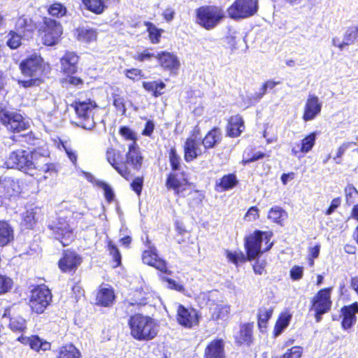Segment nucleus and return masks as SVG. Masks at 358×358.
I'll return each instance as SVG.
<instances>
[{"instance_id":"nucleus-1","label":"nucleus","mask_w":358,"mask_h":358,"mask_svg":"<svg viewBox=\"0 0 358 358\" xmlns=\"http://www.w3.org/2000/svg\"><path fill=\"white\" fill-rule=\"evenodd\" d=\"M82 214L77 212H66L60 215L57 221L49 226L56 239L63 246L69 245L75 238L74 229L77 220L81 218Z\"/></svg>"},{"instance_id":"nucleus-2","label":"nucleus","mask_w":358,"mask_h":358,"mask_svg":"<svg viewBox=\"0 0 358 358\" xmlns=\"http://www.w3.org/2000/svg\"><path fill=\"white\" fill-rule=\"evenodd\" d=\"M129 326L132 337L141 341L153 339L159 331V326L155 320L141 314L131 316Z\"/></svg>"},{"instance_id":"nucleus-3","label":"nucleus","mask_w":358,"mask_h":358,"mask_svg":"<svg viewBox=\"0 0 358 358\" xmlns=\"http://www.w3.org/2000/svg\"><path fill=\"white\" fill-rule=\"evenodd\" d=\"M33 171L29 175L38 182H43L56 176L57 169L55 164L51 162L48 150L38 148L34 150Z\"/></svg>"},{"instance_id":"nucleus-4","label":"nucleus","mask_w":358,"mask_h":358,"mask_svg":"<svg viewBox=\"0 0 358 358\" xmlns=\"http://www.w3.org/2000/svg\"><path fill=\"white\" fill-rule=\"evenodd\" d=\"M196 22L206 30H212L225 18L224 9L216 5H203L195 10Z\"/></svg>"},{"instance_id":"nucleus-5","label":"nucleus","mask_w":358,"mask_h":358,"mask_svg":"<svg viewBox=\"0 0 358 358\" xmlns=\"http://www.w3.org/2000/svg\"><path fill=\"white\" fill-rule=\"evenodd\" d=\"M21 73L25 77L43 78L51 71L49 63L45 62L41 55L33 53L21 61L19 64Z\"/></svg>"},{"instance_id":"nucleus-6","label":"nucleus","mask_w":358,"mask_h":358,"mask_svg":"<svg viewBox=\"0 0 358 358\" xmlns=\"http://www.w3.org/2000/svg\"><path fill=\"white\" fill-rule=\"evenodd\" d=\"M37 34L44 45L53 46L61 40L63 27L59 21L45 16L42 18V23L37 30Z\"/></svg>"},{"instance_id":"nucleus-7","label":"nucleus","mask_w":358,"mask_h":358,"mask_svg":"<svg viewBox=\"0 0 358 358\" xmlns=\"http://www.w3.org/2000/svg\"><path fill=\"white\" fill-rule=\"evenodd\" d=\"M271 233L256 231L245 241V248L249 260L255 259L260 253L268 250L273 245L270 242Z\"/></svg>"},{"instance_id":"nucleus-8","label":"nucleus","mask_w":358,"mask_h":358,"mask_svg":"<svg viewBox=\"0 0 358 358\" xmlns=\"http://www.w3.org/2000/svg\"><path fill=\"white\" fill-rule=\"evenodd\" d=\"M259 10L258 0H234L227 8L229 18L240 20L256 15Z\"/></svg>"},{"instance_id":"nucleus-9","label":"nucleus","mask_w":358,"mask_h":358,"mask_svg":"<svg viewBox=\"0 0 358 358\" xmlns=\"http://www.w3.org/2000/svg\"><path fill=\"white\" fill-rule=\"evenodd\" d=\"M8 168L21 170L29 174L33 171L34 151L28 152L24 150H17L12 152L6 163Z\"/></svg>"},{"instance_id":"nucleus-10","label":"nucleus","mask_w":358,"mask_h":358,"mask_svg":"<svg viewBox=\"0 0 358 358\" xmlns=\"http://www.w3.org/2000/svg\"><path fill=\"white\" fill-rule=\"evenodd\" d=\"M52 301L50 289L45 286H38L31 290L29 300V306L33 312L41 314Z\"/></svg>"},{"instance_id":"nucleus-11","label":"nucleus","mask_w":358,"mask_h":358,"mask_svg":"<svg viewBox=\"0 0 358 358\" xmlns=\"http://www.w3.org/2000/svg\"><path fill=\"white\" fill-rule=\"evenodd\" d=\"M332 288H325L320 290L313 298L311 310L315 311L317 322L322 320V315L329 312L331 307V293Z\"/></svg>"},{"instance_id":"nucleus-12","label":"nucleus","mask_w":358,"mask_h":358,"mask_svg":"<svg viewBox=\"0 0 358 358\" xmlns=\"http://www.w3.org/2000/svg\"><path fill=\"white\" fill-rule=\"evenodd\" d=\"M0 120L8 129L20 132L29 127V121L20 113H0Z\"/></svg>"},{"instance_id":"nucleus-13","label":"nucleus","mask_w":358,"mask_h":358,"mask_svg":"<svg viewBox=\"0 0 358 358\" xmlns=\"http://www.w3.org/2000/svg\"><path fill=\"white\" fill-rule=\"evenodd\" d=\"M176 319L179 324L188 329L199 324L197 310L193 308H186L182 305L178 306Z\"/></svg>"},{"instance_id":"nucleus-14","label":"nucleus","mask_w":358,"mask_h":358,"mask_svg":"<svg viewBox=\"0 0 358 358\" xmlns=\"http://www.w3.org/2000/svg\"><path fill=\"white\" fill-rule=\"evenodd\" d=\"M79 55L73 51H66L59 59L60 71L64 76L74 75L78 72Z\"/></svg>"},{"instance_id":"nucleus-15","label":"nucleus","mask_w":358,"mask_h":358,"mask_svg":"<svg viewBox=\"0 0 358 358\" xmlns=\"http://www.w3.org/2000/svg\"><path fill=\"white\" fill-rule=\"evenodd\" d=\"M155 59L164 70L168 71L171 73L176 74L179 70L180 66L179 59L173 52L166 50L159 52L156 55Z\"/></svg>"},{"instance_id":"nucleus-16","label":"nucleus","mask_w":358,"mask_h":358,"mask_svg":"<svg viewBox=\"0 0 358 358\" xmlns=\"http://www.w3.org/2000/svg\"><path fill=\"white\" fill-rule=\"evenodd\" d=\"M82 262L80 255L73 251L65 250L63 257L58 262L59 268L62 271L70 273L74 271Z\"/></svg>"},{"instance_id":"nucleus-17","label":"nucleus","mask_w":358,"mask_h":358,"mask_svg":"<svg viewBox=\"0 0 358 358\" xmlns=\"http://www.w3.org/2000/svg\"><path fill=\"white\" fill-rule=\"evenodd\" d=\"M21 192L18 180L11 177L0 178V196L10 197L16 196Z\"/></svg>"},{"instance_id":"nucleus-18","label":"nucleus","mask_w":358,"mask_h":358,"mask_svg":"<svg viewBox=\"0 0 358 358\" xmlns=\"http://www.w3.org/2000/svg\"><path fill=\"white\" fill-rule=\"evenodd\" d=\"M148 249L145 250L143 254V262L150 266H152L162 272H167L166 262L158 257L156 253V249L150 246L148 243Z\"/></svg>"},{"instance_id":"nucleus-19","label":"nucleus","mask_w":358,"mask_h":358,"mask_svg":"<svg viewBox=\"0 0 358 358\" xmlns=\"http://www.w3.org/2000/svg\"><path fill=\"white\" fill-rule=\"evenodd\" d=\"M184 152L186 162H191L200 156L203 150L199 139L194 136L188 138L184 145Z\"/></svg>"},{"instance_id":"nucleus-20","label":"nucleus","mask_w":358,"mask_h":358,"mask_svg":"<svg viewBox=\"0 0 358 358\" xmlns=\"http://www.w3.org/2000/svg\"><path fill=\"white\" fill-rule=\"evenodd\" d=\"M74 36L81 43L90 44L96 41L98 31L92 27H78L74 29Z\"/></svg>"},{"instance_id":"nucleus-21","label":"nucleus","mask_w":358,"mask_h":358,"mask_svg":"<svg viewBox=\"0 0 358 358\" xmlns=\"http://www.w3.org/2000/svg\"><path fill=\"white\" fill-rule=\"evenodd\" d=\"M166 185L167 188L172 189L175 193L185 196V191L189 187L187 180L184 178H178L176 173H170L167 178Z\"/></svg>"},{"instance_id":"nucleus-22","label":"nucleus","mask_w":358,"mask_h":358,"mask_svg":"<svg viewBox=\"0 0 358 358\" xmlns=\"http://www.w3.org/2000/svg\"><path fill=\"white\" fill-rule=\"evenodd\" d=\"M343 315L342 327L344 329H350L357 322L356 313H358V303H354L350 306H344L341 309Z\"/></svg>"},{"instance_id":"nucleus-23","label":"nucleus","mask_w":358,"mask_h":358,"mask_svg":"<svg viewBox=\"0 0 358 358\" xmlns=\"http://www.w3.org/2000/svg\"><path fill=\"white\" fill-rule=\"evenodd\" d=\"M34 25L31 19L24 15L19 16L15 23V31L23 36H27L34 32Z\"/></svg>"},{"instance_id":"nucleus-24","label":"nucleus","mask_w":358,"mask_h":358,"mask_svg":"<svg viewBox=\"0 0 358 358\" xmlns=\"http://www.w3.org/2000/svg\"><path fill=\"white\" fill-rule=\"evenodd\" d=\"M206 358H224V343L221 339L214 340L206 347Z\"/></svg>"},{"instance_id":"nucleus-25","label":"nucleus","mask_w":358,"mask_h":358,"mask_svg":"<svg viewBox=\"0 0 358 358\" xmlns=\"http://www.w3.org/2000/svg\"><path fill=\"white\" fill-rule=\"evenodd\" d=\"M71 121L73 124L85 129H92L95 124L91 113H73Z\"/></svg>"},{"instance_id":"nucleus-26","label":"nucleus","mask_w":358,"mask_h":358,"mask_svg":"<svg viewBox=\"0 0 358 358\" xmlns=\"http://www.w3.org/2000/svg\"><path fill=\"white\" fill-rule=\"evenodd\" d=\"M245 129L244 122L241 116L236 114L231 116L229 120L227 132L229 136L231 137H236Z\"/></svg>"},{"instance_id":"nucleus-27","label":"nucleus","mask_w":358,"mask_h":358,"mask_svg":"<svg viewBox=\"0 0 358 358\" xmlns=\"http://www.w3.org/2000/svg\"><path fill=\"white\" fill-rule=\"evenodd\" d=\"M358 38V36L353 28V27H348L343 36V41L340 42L338 38H334L332 39V44L334 46L343 50L344 47L349 45L355 42Z\"/></svg>"},{"instance_id":"nucleus-28","label":"nucleus","mask_w":358,"mask_h":358,"mask_svg":"<svg viewBox=\"0 0 358 358\" xmlns=\"http://www.w3.org/2000/svg\"><path fill=\"white\" fill-rule=\"evenodd\" d=\"M231 306L228 304H217L212 310L211 318L219 322H225L229 318Z\"/></svg>"},{"instance_id":"nucleus-29","label":"nucleus","mask_w":358,"mask_h":358,"mask_svg":"<svg viewBox=\"0 0 358 358\" xmlns=\"http://www.w3.org/2000/svg\"><path fill=\"white\" fill-rule=\"evenodd\" d=\"M143 158L140 155L139 150L136 146V143L132 142L129 146V152L127 154V163L131 164L134 169H138L142 164Z\"/></svg>"},{"instance_id":"nucleus-30","label":"nucleus","mask_w":358,"mask_h":358,"mask_svg":"<svg viewBox=\"0 0 358 358\" xmlns=\"http://www.w3.org/2000/svg\"><path fill=\"white\" fill-rule=\"evenodd\" d=\"M71 106L75 112H90L98 108V105L94 100L87 99L81 101L79 99H75Z\"/></svg>"},{"instance_id":"nucleus-31","label":"nucleus","mask_w":358,"mask_h":358,"mask_svg":"<svg viewBox=\"0 0 358 358\" xmlns=\"http://www.w3.org/2000/svg\"><path fill=\"white\" fill-rule=\"evenodd\" d=\"M56 358H81V355L75 345L69 343L58 348Z\"/></svg>"},{"instance_id":"nucleus-32","label":"nucleus","mask_w":358,"mask_h":358,"mask_svg":"<svg viewBox=\"0 0 358 358\" xmlns=\"http://www.w3.org/2000/svg\"><path fill=\"white\" fill-rule=\"evenodd\" d=\"M115 299L114 292L111 288L102 287L96 296L97 303L103 306H110Z\"/></svg>"},{"instance_id":"nucleus-33","label":"nucleus","mask_w":358,"mask_h":358,"mask_svg":"<svg viewBox=\"0 0 358 358\" xmlns=\"http://www.w3.org/2000/svg\"><path fill=\"white\" fill-rule=\"evenodd\" d=\"M85 8L95 14H102L107 8L104 0H81Z\"/></svg>"},{"instance_id":"nucleus-34","label":"nucleus","mask_w":358,"mask_h":358,"mask_svg":"<svg viewBox=\"0 0 358 358\" xmlns=\"http://www.w3.org/2000/svg\"><path fill=\"white\" fill-rule=\"evenodd\" d=\"M142 85L146 92H150L155 97L163 94L164 93L163 90L166 87V84L161 80L143 82Z\"/></svg>"},{"instance_id":"nucleus-35","label":"nucleus","mask_w":358,"mask_h":358,"mask_svg":"<svg viewBox=\"0 0 358 358\" xmlns=\"http://www.w3.org/2000/svg\"><path fill=\"white\" fill-rule=\"evenodd\" d=\"M143 24L146 27V31L148 32L150 42L152 44L159 43L162 38V34L164 31V29L157 28L152 22L149 21L144 22Z\"/></svg>"},{"instance_id":"nucleus-36","label":"nucleus","mask_w":358,"mask_h":358,"mask_svg":"<svg viewBox=\"0 0 358 358\" xmlns=\"http://www.w3.org/2000/svg\"><path fill=\"white\" fill-rule=\"evenodd\" d=\"M13 230L9 224L0 221V247L8 245L13 239Z\"/></svg>"},{"instance_id":"nucleus-37","label":"nucleus","mask_w":358,"mask_h":358,"mask_svg":"<svg viewBox=\"0 0 358 358\" xmlns=\"http://www.w3.org/2000/svg\"><path fill=\"white\" fill-rule=\"evenodd\" d=\"M222 139V132L220 129L214 128L210 130L203 139L202 143L206 149L213 148Z\"/></svg>"},{"instance_id":"nucleus-38","label":"nucleus","mask_w":358,"mask_h":358,"mask_svg":"<svg viewBox=\"0 0 358 358\" xmlns=\"http://www.w3.org/2000/svg\"><path fill=\"white\" fill-rule=\"evenodd\" d=\"M252 326L245 324L241 327L238 334L236 336V342L241 344L249 345L252 342Z\"/></svg>"},{"instance_id":"nucleus-39","label":"nucleus","mask_w":358,"mask_h":358,"mask_svg":"<svg viewBox=\"0 0 358 358\" xmlns=\"http://www.w3.org/2000/svg\"><path fill=\"white\" fill-rule=\"evenodd\" d=\"M47 13L53 19H60L65 17L67 14L66 7L60 2H54L47 6Z\"/></svg>"},{"instance_id":"nucleus-40","label":"nucleus","mask_w":358,"mask_h":358,"mask_svg":"<svg viewBox=\"0 0 358 358\" xmlns=\"http://www.w3.org/2000/svg\"><path fill=\"white\" fill-rule=\"evenodd\" d=\"M287 217V213L281 207L274 206L270 209L268 218L273 222L282 225V222Z\"/></svg>"},{"instance_id":"nucleus-41","label":"nucleus","mask_w":358,"mask_h":358,"mask_svg":"<svg viewBox=\"0 0 358 358\" xmlns=\"http://www.w3.org/2000/svg\"><path fill=\"white\" fill-rule=\"evenodd\" d=\"M29 346L32 350L39 352L40 350H49L50 349L51 344L49 342L40 338L38 336H31Z\"/></svg>"},{"instance_id":"nucleus-42","label":"nucleus","mask_w":358,"mask_h":358,"mask_svg":"<svg viewBox=\"0 0 358 358\" xmlns=\"http://www.w3.org/2000/svg\"><path fill=\"white\" fill-rule=\"evenodd\" d=\"M322 103L315 94H309L305 105L304 112H320Z\"/></svg>"},{"instance_id":"nucleus-43","label":"nucleus","mask_w":358,"mask_h":358,"mask_svg":"<svg viewBox=\"0 0 358 358\" xmlns=\"http://www.w3.org/2000/svg\"><path fill=\"white\" fill-rule=\"evenodd\" d=\"M6 45L12 50L18 48L22 44L23 36L14 30H10L8 35Z\"/></svg>"},{"instance_id":"nucleus-44","label":"nucleus","mask_w":358,"mask_h":358,"mask_svg":"<svg viewBox=\"0 0 358 358\" xmlns=\"http://www.w3.org/2000/svg\"><path fill=\"white\" fill-rule=\"evenodd\" d=\"M291 318L292 315L287 312L283 313L280 315L275 326V336L280 335L282 331L288 326Z\"/></svg>"},{"instance_id":"nucleus-45","label":"nucleus","mask_w":358,"mask_h":358,"mask_svg":"<svg viewBox=\"0 0 358 358\" xmlns=\"http://www.w3.org/2000/svg\"><path fill=\"white\" fill-rule=\"evenodd\" d=\"M237 183V179L234 174H228L224 176L217 183V187L221 190H227L233 188Z\"/></svg>"},{"instance_id":"nucleus-46","label":"nucleus","mask_w":358,"mask_h":358,"mask_svg":"<svg viewBox=\"0 0 358 358\" xmlns=\"http://www.w3.org/2000/svg\"><path fill=\"white\" fill-rule=\"evenodd\" d=\"M346 203L349 206L358 205V191L352 185H348L345 189Z\"/></svg>"},{"instance_id":"nucleus-47","label":"nucleus","mask_w":358,"mask_h":358,"mask_svg":"<svg viewBox=\"0 0 358 358\" xmlns=\"http://www.w3.org/2000/svg\"><path fill=\"white\" fill-rule=\"evenodd\" d=\"M125 77L134 83L138 82L145 78L143 71L138 68H130L124 71Z\"/></svg>"},{"instance_id":"nucleus-48","label":"nucleus","mask_w":358,"mask_h":358,"mask_svg":"<svg viewBox=\"0 0 358 358\" xmlns=\"http://www.w3.org/2000/svg\"><path fill=\"white\" fill-rule=\"evenodd\" d=\"M9 327L13 331H23L27 328L26 320L20 316L11 317Z\"/></svg>"},{"instance_id":"nucleus-49","label":"nucleus","mask_w":358,"mask_h":358,"mask_svg":"<svg viewBox=\"0 0 358 358\" xmlns=\"http://www.w3.org/2000/svg\"><path fill=\"white\" fill-rule=\"evenodd\" d=\"M280 81H274V80H267L266 82H264L261 88H260V92H258V93H256L254 96H253V99L255 101H257L259 100H260L263 96L267 92V90L269 89V90H272L277 85L280 84Z\"/></svg>"},{"instance_id":"nucleus-50","label":"nucleus","mask_w":358,"mask_h":358,"mask_svg":"<svg viewBox=\"0 0 358 358\" xmlns=\"http://www.w3.org/2000/svg\"><path fill=\"white\" fill-rule=\"evenodd\" d=\"M316 140L315 133H311L301 141L300 151L303 153L310 152L315 145Z\"/></svg>"},{"instance_id":"nucleus-51","label":"nucleus","mask_w":358,"mask_h":358,"mask_svg":"<svg viewBox=\"0 0 358 358\" xmlns=\"http://www.w3.org/2000/svg\"><path fill=\"white\" fill-rule=\"evenodd\" d=\"M29 80H18L17 83L20 87L29 88L31 87L38 86L43 83V78L39 77H29Z\"/></svg>"},{"instance_id":"nucleus-52","label":"nucleus","mask_w":358,"mask_h":358,"mask_svg":"<svg viewBox=\"0 0 358 358\" xmlns=\"http://www.w3.org/2000/svg\"><path fill=\"white\" fill-rule=\"evenodd\" d=\"M61 83L63 85L78 87L84 84V80L80 77L70 75L65 76V77L61 80Z\"/></svg>"},{"instance_id":"nucleus-53","label":"nucleus","mask_w":358,"mask_h":358,"mask_svg":"<svg viewBox=\"0 0 358 358\" xmlns=\"http://www.w3.org/2000/svg\"><path fill=\"white\" fill-rule=\"evenodd\" d=\"M273 314V310L264 308L260 310L259 313L258 324L260 328L266 327V322L271 318Z\"/></svg>"},{"instance_id":"nucleus-54","label":"nucleus","mask_w":358,"mask_h":358,"mask_svg":"<svg viewBox=\"0 0 358 358\" xmlns=\"http://www.w3.org/2000/svg\"><path fill=\"white\" fill-rule=\"evenodd\" d=\"M13 286L11 278L0 275V295L8 292Z\"/></svg>"},{"instance_id":"nucleus-55","label":"nucleus","mask_w":358,"mask_h":358,"mask_svg":"<svg viewBox=\"0 0 358 358\" xmlns=\"http://www.w3.org/2000/svg\"><path fill=\"white\" fill-rule=\"evenodd\" d=\"M169 162L173 170H179L180 165V158L178 155L175 148H171L170 150Z\"/></svg>"},{"instance_id":"nucleus-56","label":"nucleus","mask_w":358,"mask_h":358,"mask_svg":"<svg viewBox=\"0 0 358 358\" xmlns=\"http://www.w3.org/2000/svg\"><path fill=\"white\" fill-rule=\"evenodd\" d=\"M156 55L149 51L148 49H144L143 51L137 53L134 56V59L138 62L145 61H150L152 58H155Z\"/></svg>"},{"instance_id":"nucleus-57","label":"nucleus","mask_w":358,"mask_h":358,"mask_svg":"<svg viewBox=\"0 0 358 358\" xmlns=\"http://www.w3.org/2000/svg\"><path fill=\"white\" fill-rule=\"evenodd\" d=\"M106 159L108 162L113 166L120 161V154L114 149L110 148L106 152Z\"/></svg>"},{"instance_id":"nucleus-58","label":"nucleus","mask_w":358,"mask_h":358,"mask_svg":"<svg viewBox=\"0 0 358 358\" xmlns=\"http://www.w3.org/2000/svg\"><path fill=\"white\" fill-rule=\"evenodd\" d=\"M122 177L128 179L130 176V172L124 163L119 161L116 164L113 166Z\"/></svg>"},{"instance_id":"nucleus-59","label":"nucleus","mask_w":358,"mask_h":358,"mask_svg":"<svg viewBox=\"0 0 358 358\" xmlns=\"http://www.w3.org/2000/svg\"><path fill=\"white\" fill-rule=\"evenodd\" d=\"M108 250L110 255L113 257L114 261L116 262V265L115 266H119L121 262V255L119 250L112 243L111 241L108 243Z\"/></svg>"},{"instance_id":"nucleus-60","label":"nucleus","mask_w":358,"mask_h":358,"mask_svg":"<svg viewBox=\"0 0 358 358\" xmlns=\"http://www.w3.org/2000/svg\"><path fill=\"white\" fill-rule=\"evenodd\" d=\"M259 217V210L256 207H251L248 209L245 215V221L252 222L256 220Z\"/></svg>"},{"instance_id":"nucleus-61","label":"nucleus","mask_w":358,"mask_h":358,"mask_svg":"<svg viewBox=\"0 0 358 358\" xmlns=\"http://www.w3.org/2000/svg\"><path fill=\"white\" fill-rule=\"evenodd\" d=\"M162 279L164 282L166 283V286L170 289H176L180 292L184 289L182 285H180L179 283L169 278L162 277Z\"/></svg>"},{"instance_id":"nucleus-62","label":"nucleus","mask_w":358,"mask_h":358,"mask_svg":"<svg viewBox=\"0 0 358 358\" xmlns=\"http://www.w3.org/2000/svg\"><path fill=\"white\" fill-rule=\"evenodd\" d=\"M100 187L104 191L105 198L108 201H111L113 199L114 194L111 187L106 182H101L99 183Z\"/></svg>"},{"instance_id":"nucleus-63","label":"nucleus","mask_w":358,"mask_h":358,"mask_svg":"<svg viewBox=\"0 0 358 358\" xmlns=\"http://www.w3.org/2000/svg\"><path fill=\"white\" fill-rule=\"evenodd\" d=\"M303 273V268L301 266H294L290 271V276L294 280H300Z\"/></svg>"},{"instance_id":"nucleus-64","label":"nucleus","mask_w":358,"mask_h":358,"mask_svg":"<svg viewBox=\"0 0 358 358\" xmlns=\"http://www.w3.org/2000/svg\"><path fill=\"white\" fill-rule=\"evenodd\" d=\"M227 255L229 260L234 264H238L239 262H242L245 259L243 254L241 252H227Z\"/></svg>"}]
</instances>
